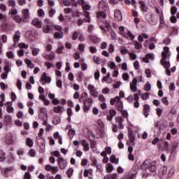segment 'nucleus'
I'll return each instance as SVG.
<instances>
[{"instance_id":"nucleus-1","label":"nucleus","mask_w":179,"mask_h":179,"mask_svg":"<svg viewBox=\"0 0 179 179\" xmlns=\"http://www.w3.org/2000/svg\"><path fill=\"white\" fill-rule=\"evenodd\" d=\"M156 164L157 163L155 161L146 159L143 162L141 165V170H143V171H146L147 170H148L152 173H155L156 172V170L157 169V167L156 166Z\"/></svg>"},{"instance_id":"nucleus-2","label":"nucleus","mask_w":179,"mask_h":179,"mask_svg":"<svg viewBox=\"0 0 179 179\" xmlns=\"http://www.w3.org/2000/svg\"><path fill=\"white\" fill-rule=\"evenodd\" d=\"M119 33L121 36L125 38H127V40L132 41L135 39V36L132 34V33L128 30V29H126L122 26L119 27Z\"/></svg>"},{"instance_id":"nucleus-3","label":"nucleus","mask_w":179,"mask_h":179,"mask_svg":"<svg viewBox=\"0 0 179 179\" xmlns=\"http://www.w3.org/2000/svg\"><path fill=\"white\" fill-rule=\"evenodd\" d=\"M110 104L111 106H116L119 111H122L124 108V105L122 101H121V97L120 96H115V98L111 99Z\"/></svg>"},{"instance_id":"nucleus-4","label":"nucleus","mask_w":179,"mask_h":179,"mask_svg":"<svg viewBox=\"0 0 179 179\" xmlns=\"http://www.w3.org/2000/svg\"><path fill=\"white\" fill-rule=\"evenodd\" d=\"M124 118H128V112L127 111L122 112V117L116 119V122L118 124L117 127L120 129H124V124L122 122H124Z\"/></svg>"},{"instance_id":"nucleus-5","label":"nucleus","mask_w":179,"mask_h":179,"mask_svg":"<svg viewBox=\"0 0 179 179\" xmlns=\"http://www.w3.org/2000/svg\"><path fill=\"white\" fill-rule=\"evenodd\" d=\"M52 81V78L47 75V73L44 72L41 76L40 83L43 86L45 85H50Z\"/></svg>"},{"instance_id":"nucleus-6","label":"nucleus","mask_w":179,"mask_h":179,"mask_svg":"<svg viewBox=\"0 0 179 179\" xmlns=\"http://www.w3.org/2000/svg\"><path fill=\"white\" fill-rule=\"evenodd\" d=\"M87 90L90 92V96L94 97V99H97V97H99V92H97V88L94 85L89 84L87 85Z\"/></svg>"},{"instance_id":"nucleus-7","label":"nucleus","mask_w":179,"mask_h":179,"mask_svg":"<svg viewBox=\"0 0 179 179\" xmlns=\"http://www.w3.org/2000/svg\"><path fill=\"white\" fill-rule=\"evenodd\" d=\"M78 5H81L84 13L92 9V6L87 1H85V0H78Z\"/></svg>"},{"instance_id":"nucleus-8","label":"nucleus","mask_w":179,"mask_h":179,"mask_svg":"<svg viewBox=\"0 0 179 179\" xmlns=\"http://www.w3.org/2000/svg\"><path fill=\"white\" fill-rule=\"evenodd\" d=\"M93 101L90 98L86 99L84 101V113H89Z\"/></svg>"},{"instance_id":"nucleus-9","label":"nucleus","mask_w":179,"mask_h":179,"mask_svg":"<svg viewBox=\"0 0 179 179\" xmlns=\"http://www.w3.org/2000/svg\"><path fill=\"white\" fill-rule=\"evenodd\" d=\"M44 24L43 27V33H50V31H51V24H52V22L48 19H45Z\"/></svg>"},{"instance_id":"nucleus-10","label":"nucleus","mask_w":179,"mask_h":179,"mask_svg":"<svg viewBox=\"0 0 179 179\" xmlns=\"http://www.w3.org/2000/svg\"><path fill=\"white\" fill-rule=\"evenodd\" d=\"M161 64L162 66H164V68L166 69V74L168 76H170L171 75V72H170V70L169 68H170V62L169 60L162 59Z\"/></svg>"},{"instance_id":"nucleus-11","label":"nucleus","mask_w":179,"mask_h":179,"mask_svg":"<svg viewBox=\"0 0 179 179\" xmlns=\"http://www.w3.org/2000/svg\"><path fill=\"white\" fill-rule=\"evenodd\" d=\"M4 143L6 145H13V134L8 132L6 134L4 137Z\"/></svg>"},{"instance_id":"nucleus-12","label":"nucleus","mask_w":179,"mask_h":179,"mask_svg":"<svg viewBox=\"0 0 179 179\" xmlns=\"http://www.w3.org/2000/svg\"><path fill=\"white\" fill-rule=\"evenodd\" d=\"M45 170H46V171H50L52 174H57V173L59 171L58 166H53L50 164L45 165Z\"/></svg>"},{"instance_id":"nucleus-13","label":"nucleus","mask_w":179,"mask_h":179,"mask_svg":"<svg viewBox=\"0 0 179 179\" xmlns=\"http://www.w3.org/2000/svg\"><path fill=\"white\" fill-rule=\"evenodd\" d=\"M20 37H22V34L19 31H15L13 36V47H16V45L19 44V41H20Z\"/></svg>"},{"instance_id":"nucleus-14","label":"nucleus","mask_w":179,"mask_h":179,"mask_svg":"<svg viewBox=\"0 0 179 179\" xmlns=\"http://www.w3.org/2000/svg\"><path fill=\"white\" fill-rule=\"evenodd\" d=\"M136 85H138V80L136 78H134L130 83V90L133 93H135L136 92L138 91V87H136Z\"/></svg>"},{"instance_id":"nucleus-15","label":"nucleus","mask_w":179,"mask_h":179,"mask_svg":"<svg viewBox=\"0 0 179 179\" xmlns=\"http://www.w3.org/2000/svg\"><path fill=\"white\" fill-rule=\"evenodd\" d=\"M7 113H9L10 114H13L15 113V108H13L12 101H7L4 104Z\"/></svg>"},{"instance_id":"nucleus-16","label":"nucleus","mask_w":179,"mask_h":179,"mask_svg":"<svg viewBox=\"0 0 179 179\" xmlns=\"http://www.w3.org/2000/svg\"><path fill=\"white\" fill-rule=\"evenodd\" d=\"M57 162L59 164V167L62 169L64 170L66 168V162L64 159V157H60L57 158Z\"/></svg>"},{"instance_id":"nucleus-17","label":"nucleus","mask_w":179,"mask_h":179,"mask_svg":"<svg viewBox=\"0 0 179 179\" xmlns=\"http://www.w3.org/2000/svg\"><path fill=\"white\" fill-rule=\"evenodd\" d=\"M115 115H117V111L115 109L109 110V114L107 115L106 116L107 121L111 122V121H113V119L114 118V117H115Z\"/></svg>"},{"instance_id":"nucleus-18","label":"nucleus","mask_w":179,"mask_h":179,"mask_svg":"<svg viewBox=\"0 0 179 179\" xmlns=\"http://www.w3.org/2000/svg\"><path fill=\"white\" fill-rule=\"evenodd\" d=\"M80 143L83 146V150L84 152H89L90 147L89 146V143H87V141L83 139L80 141Z\"/></svg>"},{"instance_id":"nucleus-19","label":"nucleus","mask_w":179,"mask_h":179,"mask_svg":"<svg viewBox=\"0 0 179 179\" xmlns=\"http://www.w3.org/2000/svg\"><path fill=\"white\" fill-rule=\"evenodd\" d=\"M114 17L116 22H121V20H122V14H121V10H115L114 13Z\"/></svg>"},{"instance_id":"nucleus-20","label":"nucleus","mask_w":179,"mask_h":179,"mask_svg":"<svg viewBox=\"0 0 179 179\" xmlns=\"http://www.w3.org/2000/svg\"><path fill=\"white\" fill-rule=\"evenodd\" d=\"M170 52V48H169V47L165 46L164 48V50L162 52V59H166V58H169L170 57L169 53Z\"/></svg>"},{"instance_id":"nucleus-21","label":"nucleus","mask_w":179,"mask_h":179,"mask_svg":"<svg viewBox=\"0 0 179 179\" xmlns=\"http://www.w3.org/2000/svg\"><path fill=\"white\" fill-rule=\"evenodd\" d=\"M101 82L104 83V82H106V83L111 84L113 83V78L110 76V73H107V74L103 77Z\"/></svg>"},{"instance_id":"nucleus-22","label":"nucleus","mask_w":179,"mask_h":179,"mask_svg":"<svg viewBox=\"0 0 179 179\" xmlns=\"http://www.w3.org/2000/svg\"><path fill=\"white\" fill-rule=\"evenodd\" d=\"M178 148H179V142L176 141L172 144L171 153H177L178 152Z\"/></svg>"},{"instance_id":"nucleus-23","label":"nucleus","mask_w":179,"mask_h":179,"mask_svg":"<svg viewBox=\"0 0 179 179\" xmlns=\"http://www.w3.org/2000/svg\"><path fill=\"white\" fill-rule=\"evenodd\" d=\"M22 15L23 19L27 20V19H30V14L29 13V8H25L22 10Z\"/></svg>"},{"instance_id":"nucleus-24","label":"nucleus","mask_w":179,"mask_h":179,"mask_svg":"<svg viewBox=\"0 0 179 179\" xmlns=\"http://www.w3.org/2000/svg\"><path fill=\"white\" fill-rule=\"evenodd\" d=\"M148 22L150 24H152V26L157 24V17L153 15H151L150 17L148 19Z\"/></svg>"},{"instance_id":"nucleus-25","label":"nucleus","mask_w":179,"mask_h":179,"mask_svg":"<svg viewBox=\"0 0 179 179\" xmlns=\"http://www.w3.org/2000/svg\"><path fill=\"white\" fill-rule=\"evenodd\" d=\"M96 16L98 20H101V19H106L107 17V14L104 11H99L96 13Z\"/></svg>"},{"instance_id":"nucleus-26","label":"nucleus","mask_w":179,"mask_h":179,"mask_svg":"<svg viewBox=\"0 0 179 179\" xmlns=\"http://www.w3.org/2000/svg\"><path fill=\"white\" fill-rule=\"evenodd\" d=\"M153 58V54L152 53H148L145 55V57H143V62H145V64H149L150 62V59Z\"/></svg>"},{"instance_id":"nucleus-27","label":"nucleus","mask_w":179,"mask_h":179,"mask_svg":"<svg viewBox=\"0 0 179 179\" xmlns=\"http://www.w3.org/2000/svg\"><path fill=\"white\" fill-rule=\"evenodd\" d=\"M33 26H35V27H37L38 29H41L43 24H41V21L38 20V18H35L32 21Z\"/></svg>"},{"instance_id":"nucleus-28","label":"nucleus","mask_w":179,"mask_h":179,"mask_svg":"<svg viewBox=\"0 0 179 179\" xmlns=\"http://www.w3.org/2000/svg\"><path fill=\"white\" fill-rule=\"evenodd\" d=\"M150 113V106L148 104L144 105L143 106V114L145 117L149 116V113Z\"/></svg>"},{"instance_id":"nucleus-29","label":"nucleus","mask_w":179,"mask_h":179,"mask_svg":"<svg viewBox=\"0 0 179 179\" xmlns=\"http://www.w3.org/2000/svg\"><path fill=\"white\" fill-rule=\"evenodd\" d=\"M24 62L27 66V68H29L30 69H33L34 68V64L31 60L29 59L28 58H26L24 59Z\"/></svg>"},{"instance_id":"nucleus-30","label":"nucleus","mask_w":179,"mask_h":179,"mask_svg":"<svg viewBox=\"0 0 179 179\" xmlns=\"http://www.w3.org/2000/svg\"><path fill=\"white\" fill-rule=\"evenodd\" d=\"M44 58L48 61H53V59H55V53L51 52L50 55H45Z\"/></svg>"},{"instance_id":"nucleus-31","label":"nucleus","mask_w":179,"mask_h":179,"mask_svg":"<svg viewBox=\"0 0 179 179\" xmlns=\"http://www.w3.org/2000/svg\"><path fill=\"white\" fill-rule=\"evenodd\" d=\"M90 38L92 43H94V44H97V43H100L101 41L100 38L97 37L96 36L90 35Z\"/></svg>"},{"instance_id":"nucleus-32","label":"nucleus","mask_w":179,"mask_h":179,"mask_svg":"<svg viewBox=\"0 0 179 179\" xmlns=\"http://www.w3.org/2000/svg\"><path fill=\"white\" fill-rule=\"evenodd\" d=\"M4 121L7 125H10L12 124V116L6 115L4 117Z\"/></svg>"},{"instance_id":"nucleus-33","label":"nucleus","mask_w":179,"mask_h":179,"mask_svg":"<svg viewBox=\"0 0 179 179\" xmlns=\"http://www.w3.org/2000/svg\"><path fill=\"white\" fill-rule=\"evenodd\" d=\"M54 38L59 40V38H64V32H55L54 34Z\"/></svg>"},{"instance_id":"nucleus-34","label":"nucleus","mask_w":179,"mask_h":179,"mask_svg":"<svg viewBox=\"0 0 179 179\" xmlns=\"http://www.w3.org/2000/svg\"><path fill=\"white\" fill-rule=\"evenodd\" d=\"M165 174H167V166H162L159 171V175L164 176Z\"/></svg>"},{"instance_id":"nucleus-35","label":"nucleus","mask_w":179,"mask_h":179,"mask_svg":"<svg viewBox=\"0 0 179 179\" xmlns=\"http://www.w3.org/2000/svg\"><path fill=\"white\" fill-rule=\"evenodd\" d=\"M31 53L34 57H37L40 54V49L37 48H31Z\"/></svg>"},{"instance_id":"nucleus-36","label":"nucleus","mask_w":179,"mask_h":179,"mask_svg":"<svg viewBox=\"0 0 179 179\" xmlns=\"http://www.w3.org/2000/svg\"><path fill=\"white\" fill-rule=\"evenodd\" d=\"M107 66H108V68H110V69H113V71L117 69V64H115V62H108Z\"/></svg>"},{"instance_id":"nucleus-37","label":"nucleus","mask_w":179,"mask_h":179,"mask_svg":"<svg viewBox=\"0 0 179 179\" xmlns=\"http://www.w3.org/2000/svg\"><path fill=\"white\" fill-rule=\"evenodd\" d=\"M91 148L92 149V151L94 152V153H96L97 155L100 153V151L97 150V144L96 143H92L91 144Z\"/></svg>"},{"instance_id":"nucleus-38","label":"nucleus","mask_w":179,"mask_h":179,"mask_svg":"<svg viewBox=\"0 0 179 179\" xmlns=\"http://www.w3.org/2000/svg\"><path fill=\"white\" fill-rule=\"evenodd\" d=\"M9 171H12V168H4L1 170V174L5 177H8V173H9Z\"/></svg>"},{"instance_id":"nucleus-39","label":"nucleus","mask_w":179,"mask_h":179,"mask_svg":"<svg viewBox=\"0 0 179 179\" xmlns=\"http://www.w3.org/2000/svg\"><path fill=\"white\" fill-rule=\"evenodd\" d=\"M16 47H19V48H20V50L22 49H24V50H27V48H29V45L26 44L24 43H17L16 45Z\"/></svg>"},{"instance_id":"nucleus-40","label":"nucleus","mask_w":179,"mask_h":179,"mask_svg":"<svg viewBox=\"0 0 179 179\" xmlns=\"http://www.w3.org/2000/svg\"><path fill=\"white\" fill-rule=\"evenodd\" d=\"M53 111L54 113H55V114H59V113H62V106H55Z\"/></svg>"},{"instance_id":"nucleus-41","label":"nucleus","mask_w":179,"mask_h":179,"mask_svg":"<svg viewBox=\"0 0 179 179\" xmlns=\"http://www.w3.org/2000/svg\"><path fill=\"white\" fill-rule=\"evenodd\" d=\"M85 17L83 19V21L85 22V23H90V13L89 12H85Z\"/></svg>"},{"instance_id":"nucleus-42","label":"nucleus","mask_w":179,"mask_h":179,"mask_svg":"<svg viewBox=\"0 0 179 179\" xmlns=\"http://www.w3.org/2000/svg\"><path fill=\"white\" fill-rule=\"evenodd\" d=\"M26 145L29 148H32L33 145H34V142L33 141V140L31 138H27L26 140Z\"/></svg>"},{"instance_id":"nucleus-43","label":"nucleus","mask_w":179,"mask_h":179,"mask_svg":"<svg viewBox=\"0 0 179 179\" xmlns=\"http://www.w3.org/2000/svg\"><path fill=\"white\" fill-rule=\"evenodd\" d=\"M139 3L141 5V8L143 12H148V7L146 6V4L145 3V2L140 1Z\"/></svg>"},{"instance_id":"nucleus-44","label":"nucleus","mask_w":179,"mask_h":179,"mask_svg":"<svg viewBox=\"0 0 179 179\" xmlns=\"http://www.w3.org/2000/svg\"><path fill=\"white\" fill-rule=\"evenodd\" d=\"M103 179H117V173H110L104 176Z\"/></svg>"},{"instance_id":"nucleus-45","label":"nucleus","mask_w":179,"mask_h":179,"mask_svg":"<svg viewBox=\"0 0 179 179\" xmlns=\"http://www.w3.org/2000/svg\"><path fill=\"white\" fill-rule=\"evenodd\" d=\"M61 122V118L58 116H55V117L52 118V124L54 125H58Z\"/></svg>"},{"instance_id":"nucleus-46","label":"nucleus","mask_w":179,"mask_h":179,"mask_svg":"<svg viewBox=\"0 0 179 179\" xmlns=\"http://www.w3.org/2000/svg\"><path fill=\"white\" fill-rule=\"evenodd\" d=\"M129 57L130 61H135V59L138 58V56L136 55V54L131 52H129Z\"/></svg>"},{"instance_id":"nucleus-47","label":"nucleus","mask_w":179,"mask_h":179,"mask_svg":"<svg viewBox=\"0 0 179 179\" xmlns=\"http://www.w3.org/2000/svg\"><path fill=\"white\" fill-rule=\"evenodd\" d=\"M56 86L57 87H58L59 89H62V80H61V78H56Z\"/></svg>"},{"instance_id":"nucleus-48","label":"nucleus","mask_w":179,"mask_h":179,"mask_svg":"<svg viewBox=\"0 0 179 179\" xmlns=\"http://www.w3.org/2000/svg\"><path fill=\"white\" fill-rule=\"evenodd\" d=\"M114 170V166L111 164H108L106 165V173H111Z\"/></svg>"},{"instance_id":"nucleus-49","label":"nucleus","mask_w":179,"mask_h":179,"mask_svg":"<svg viewBox=\"0 0 179 179\" xmlns=\"http://www.w3.org/2000/svg\"><path fill=\"white\" fill-rule=\"evenodd\" d=\"M173 176H174V169H171L169 172L167 174V179H171L173 178Z\"/></svg>"},{"instance_id":"nucleus-50","label":"nucleus","mask_w":179,"mask_h":179,"mask_svg":"<svg viewBox=\"0 0 179 179\" xmlns=\"http://www.w3.org/2000/svg\"><path fill=\"white\" fill-rule=\"evenodd\" d=\"M73 174V168H70L66 171V175L69 178H71Z\"/></svg>"},{"instance_id":"nucleus-51","label":"nucleus","mask_w":179,"mask_h":179,"mask_svg":"<svg viewBox=\"0 0 179 179\" xmlns=\"http://www.w3.org/2000/svg\"><path fill=\"white\" fill-rule=\"evenodd\" d=\"M110 162H111V163H115V164H118V159H117V157H115V155H114L110 156Z\"/></svg>"},{"instance_id":"nucleus-52","label":"nucleus","mask_w":179,"mask_h":179,"mask_svg":"<svg viewBox=\"0 0 179 179\" xmlns=\"http://www.w3.org/2000/svg\"><path fill=\"white\" fill-rule=\"evenodd\" d=\"M64 50V45H60L59 46H58V48L56 49V52L57 54H64V52L62 51Z\"/></svg>"},{"instance_id":"nucleus-53","label":"nucleus","mask_w":179,"mask_h":179,"mask_svg":"<svg viewBox=\"0 0 179 179\" xmlns=\"http://www.w3.org/2000/svg\"><path fill=\"white\" fill-rule=\"evenodd\" d=\"M120 54L122 55H127V54H129V51L128 50V49H127L125 48H121Z\"/></svg>"},{"instance_id":"nucleus-54","label":"nucleus","mask_w":179,"mask_h":179,"mask_svg":"<svg viewBox=\"0 0 179 179\" xmlns=\"http://www.w3.org/2000/svg\"><path fill=\"white\" fill-rule=\"evenodd\" d=\"M89 50L91 54H96L97 52V48L96 46H90Z\"/></svg>"},{"instance_id":"nucleus-55","label":"nucleus","mask_w":179,"mask_h":179,"mask_svg":"<svg viewBox=\"0 0 179 179\" xmlns=\"http://www.w3.org/2000/svg\"><path fill=\"white\" fill-rule=\"evenodd\" d=\"M27 155L28 156H30V157H36V150L30 149Z\"/></svg>"},{"instance_id":"nucleus-56","label":"nucleus","mask_w":179,"mask_h":179,"mask_svg":"<svg viewBox=\"0 0 179 179\" xmlns=\"http://www.w3.org/2000/svg\"><path fill=\"white\" fill-rule=\"evenodd\" d=\"M68 135L70 138V139H72V138H73V136H75V130L71 129L69 130V132H68Z\"/></svg>"},{"instance_id":"nucleus-57","label":"nucleus","mask_w":179,"mask_h":179,"mask_svg":"<svg viewBox=\"0 0 179 179\" xmlns=\"http://www.w3.org/2000/svg\"><path fill=\"white\" fill-rule=\"evenodd\" d=\"M150 89H152V85H150V83H146L144 87V90H145V92H149Z\"/></svg>"},{"instance_id":"nucleus-58","label":"nucleus","mask_w":179,"mask_h":179,"mask_svg":"<svg viewBox=\"0 0 179 179\" xmlns=\"http://www.w3.org/2000/svg\"><path fill=\"white\" fill-rule=\"evenodd\" d=\"M37 13L39 17H44V16L45 15V13H44V10L43 9L38 10Z\"/></svg>"},{"instance_id":"nucleus-59","label":"nucleus","mask_w":179,"mask_h":179,"mask_svg":"<svg viewBox=\"0 0 179 179\" xmlns=\"http://www.w3.org/2000/svg\"><path fill=\"white\" fill-rule=\"evenodd\" d=\"M64 12L66 15H69V13H72V12H73V9L71 8H64Z\"/></svg>"},{"instance_id":"nucleus-60","label":"nucleus","mask_w":179,"mask_h":179,"mask_svg":"<svg viewBox=\"0 0 179 179\" xmlns=\"http://www.w3.org/2000/svg\"><path fill=\"white\" fill-rule=\"evenodd\" d=\"M93 59L94 62H95V64H97L98 65L101 62V59H100V57H99L98 56H94Z\"/></svg>"},{"instance_id":"nucleus-61","label":"nucleus","mask_w":179,"mask_h":179,"mask_svg":"<svg viewBox=\"0 0 179 179\" xmlns=\"http://www.w3.org/2000/svg\"><path fill=\"white\" fill-rule=\"evenodd\" d=\"M56 12L57 11L54 8H51L49 10V16H50V17H52L54 16V15H55Z\"/></svg>"},{"instance_id":"nucleus-62","label":"nucleus","mask_w":179,"mask_h":179,"mask_svg":"<svg viewBox=\"0 0 179 179\" xmlns=\"http://www.w3.org/2000/svg\"><path fill=\"white\" fill-rule=\"evenodd\" d=\"M96 124L99 128H103L104 127V123H103V120L101 119L98 120L96 122Z\"/></svg>"},{"instance_id":"nucleus-63","label":"nucleus","mask_w":179,"mask_h":179,"mask_svg":"<svg viewBox=\"0 0 179 179\" xmlns=\"http://www.w3.org/2000/svg\"><path fill=\"white\" fill-rule=\"evenodd\" d=\"M176 13H177V7H176V6L171 7V14L172 15V16H174V15H176Z\"/></svg>"},{"instance_id":"nucleus-64","label":"nucleus","mask_w":179,"mask_h":179,"mask_svg":"<svg viewBox=\"0 0 179 179\" xmlns=\"http://www.w3.org/2000/svg\"><path fill=\"white\" fill-rule=\"evenodd\" d=\"M5 160V152L3 150H0V162Z\"/></svg>"}]
</instances>
